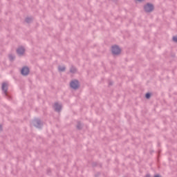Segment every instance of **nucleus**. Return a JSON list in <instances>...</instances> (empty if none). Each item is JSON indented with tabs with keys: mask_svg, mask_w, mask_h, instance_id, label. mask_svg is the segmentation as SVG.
I'll return each instance as SVG.
<instances>
[{
	"mask_svg": "<svg viewBox=\"0 0 177 177\" xmlns=\"http://www.w3.org/2000/svg\"><path fill=\"white\" fill-rule=\"evenodd\" d=\"M112 53L113 55H120L121 53V48L118 46H113L112 47Z\"/></svg>",
	"mask_w": 177,
	"mask_h": 177,
	"instance_id": "1",
	"label": "nucleus"
},
{
	"mask_svg": "<svg viewBox=\"0 0 177 177\" xmlns=\"http://www.w3.org/2000/svg\"><path fill=\"white\" fill-rule=\"evenodd\" d=\"M154 9V7L151 4H147L145 6V12H151Z\"/></svg>",
	"mask_w": 177,
	"mask_h": 177,
	"instance_id": "2",
	"label": "nucleus"
},
{
	"mask_svg": "<svg viewBox=\"0 0 177 177\" xmlns=\"http://www.w3.org/2000/svg\"><path fill=\"white\" fill-rule=\"evenodd\" d=\"M71 86L73 89H77L78 88V86H80V84H78V81H77V80L72 81L71 82Z\"/></svg>",
	"mask_w": 177,
	"mask_h": 177,
	"instance_id": "3",
	"label": "nucleus"
},
{
	"mask_svg": "<svg viewBox=\"0 0 177 177\" xmlns=\"http://www.w3.org/2000/svg\"><path fill=\"white\" fill-rule=\"evenodd\" d=\"M28 73H30V69L27 67H24L21 70L22 75H28Z\"/></svg>",
	"mask_w": 177,
	"mask_h": 177,
	"instance_id": "4",
	"label": "nucleus"
},
{
	"mask_svg": "<svg viewBox=\"0 0 177 177\" xmlns=\"http://www.w3.org/2000/svg\"><path fill=\"white\" fill-rule=\"evenodd\" d=\"M54 109L55 111H60V110H62V106L57 103H55L54 105Z\"/></svg>",
	"mask_w": 177,
	"mask_h": 177,
	"instance_id": "5",
	"label": "nucleus"
},
{
	"mask_svg": "<svg viewBox=\"0 0 177 177\" xmlns=\"http://www.w3.org/2000/svg\"><path fill=\"white\" fill-rule=\"evenodd\" d=\"M17 52L18 55H24L25 52L24 48L20 47L19 48L17 49Z\"/></svg>",
	"mask_w": 177,
	"mask_h": 177,
	"instance_id": "6",
	"label": "nucleus"
},
{
	"mask_svg": "<svg viewBox=\"0 0 177 177\" xmlns=\"http://www.w3.org/2000/svg\"><path fill=\"white\" fill-rule=\"evenodd\" d=\"M2 90L5 93H6L8 91V84L6 83H3L2 84Z\"/></svg>",
	"mask_w": 177,
	"mask_h": 177,
	"instance_id": "7",
	"label": "nucleus"
},
{
	"mask_svg": "<svg viewBox=\"0 0 177 177\" xmlns=\"http://www.w3.org/2000/svg\"><path fill=\"white\" fill-rule=\"evenodd\" d=\"M64 70H66V68L64 66H59V71H64Z\"/></svg>",
	"mask_w": 177,
	"mask_h": 177,
	"instance_id": "8",
	"label": "nucleus"
},
{
	"mask_svg": "<svg viewBox=\"0 0 177 177\" xmlns=\"http://www.w3.org/2000/svg\"><path fill=\"white\" fill-rule=\"evenodd\" d=\"M173 41H174V42H177V36H174V37H173Z\"/></svg>",
	"mask_w": 177,
	"mask_h": 177,
	"instance_id": "9",
	"label": "nucleus"
},
{
	"mask_svg": "<svg viewBox=\"0 0 177 177\" xmlns=\"http://www.w3.org/2000/svg\"><path fill=\"white\" fill-rule=\"evenodd\" d=\"M145 96H146L147 99H149L150 98V93H147Z\"/></svg>",
	"mask_w": 177,
	"mask_h": 177,
	"instance_id": "10",
	"label": "nucleus"
},
{
	"mask_svg": "<svg viewBox=\"0 0 177 177\" xmlns=\"http://www.w3.org/2000/svg\"><path fill=\"white\" fill-rule=\"evenodd\" d=\"M137 1H138L139 2H140V1H143V0H137Z\"/></svg>",
	"mask_w": 177,
	"mask_h": 177,
	"instance_id": "11",
	"label": "nucleus"
},
{
	"mask_svg": "<svg viewBox=\"0 0 177 177\" xmlns=\"http://www.w3.org/2000/svg\"><path fill=\"white\" fill-rule=\"evenodd\" d=\"M145 177H150V176H149V175H147Z\"/></svg>",
	"mask_w": 177,
	"mask_h": 177,
	"instance_id": "12",
	"label": "nucleus"
},
{
	"mask_svg": "<svg viewBox=\"0 0 177 177\" xmlns=\"http://www.w3.org/2000/svg\"><path fill=\"white\" fill-rule=\"evenodd\" d=\"M26 21H28V19H26Z\"/></svg>",
	"mask_w": 177,
	"mask_h": 177,
	"instance_id": "13",
	"label": "nucleus"
},
{
	"mask_svg": "<svg viewBox=\"0 0 177 177\" xmlns=\"http://www.w3.org/2000/svg\"><path fill=\"white\" fill-rule=\"evenodd\" d=\"M37 124H39V122H37Z\"/></svg>",
	"mask_w": 177,
	"mask_h": 177,
	"instance_id": "14",
	"label": "nucleus"
},
{
	"mask_svg": "<svg viewBox=\"0 0 177 177\" xmlns=\"http://www.w3.org/2000/svg\"><path fill=\"white\" fill-rule=\"evenodd\" d=\"M0 129H1V126H0Z\"/></svg>",
	"mask_w": 177,
	"mask_h": 177,
	"instance_id": "15",
	"label": "nucleus"
}]
</instances>
